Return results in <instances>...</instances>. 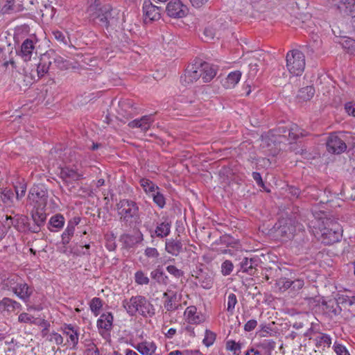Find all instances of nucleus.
Instances as JSON below:
<instances>
[{
  "label": "nucleus",
  "instance_id": "nucleus-1",
  "mask_svg": "<svg viewBox=\"0 0 355 355\" xmlns=\"http://www.w3.org/2000/svg\"><path fill=\"white\" fill-rule=\"evenodd\" d=\"M86 14L89 22L107 29L114 21L113 8L109 3L101 0H87Z\"/></svg>",
  "mask_w": 355,
  "mask_h": 355
},
{
  "label": "nucleus",
  "instance_id": "nucleus-2",
  "mask_svg": "<svg viewBox=\"0 0 355 355\" xmlns=\"http://www.w3.org/2000/svg\"><path fill=\"white\" fill-rule=\"evenodd\" d=\"M122 306L130 316H135L139 313L145 318H151L155 314V309L150 302L143 295H135L130 299H125Z\"/></svg>",
  "mask_w": 355,
  "mask_h": 355
},
{
  "label": "nucleus",
  "instance_id": "nucleus-3",
  "mask_svg": "<svg viewBox=\"0 0 355 355\" xmlns=\"http://www.w3.org/2000/svg\"><path fill=\"white\" fill-rule=\"evenodd\" d=\"M119 220L127 227L137 228L141 223L137 204L129 199L121 200L116 204Z\"/></svg>",
  "mask_w": 355,
  "mask_h": 355
},
{
  "label": "nucleus",
  "instance_id": "nucleus-4",
  "mask_svg": "<svg viewBox=\"0 0 355 355\" xmlns=\"http://www.w3.org/2000/svg\"><path fill=\"white\" fill-rule=\"evenodd\" d=\"M286 60V68L291 74L300 76L303 73L305 68V57L302 51L297 49L288 51Z\"/></svg>",
  "mask_w": 355,
  "mask_h": 355
},
{
  "label": "nucleus",
  "instance_id": "nucleus-5",
  "mask_svg": "<svg viewBox=\"0 0 355 355\" xmlns=\"http://www.w3.org/2000/svg\"><path fill=\"white\" fill-rule=\"evenodd\" d=\"M325 226L320 230V240L325 245H331L340 241L341 228L337 222L327 220Z\"/></svg>",
  "mask_w": 355,
  "mask_h": 355
},
{
  "label": "nucleus",
  "instance_id": "nucleus-6",
  "mask_svg": "<svg viewBox=\"0 0 355 355\" xmlns=\"http://www.w3.org/2000/svg\"><path fill=\"white\" fill-rule=\"evenodd\" d=\"M28 198L37 205L38 208L46 207L48 198V189L44 184H34L30 189Z\"/></svg>",
  "mask_w": 355,
  "mask_h": 355
},
{
  "label": "nucleus",
  "instance_id": "nucleus-7",
  "mask_svg": "<svg viewBox=\"0 0 355 355\" xmlns=\"http://www.w3.org/2000/svg\"><path fill=\"white\" fill-rule=\"evenodd\" d=\"M166 12L170 17L180 19L187 15L189 8L180 0H170L166 5Z\"/></svg>",
  "mask_w": 355,
  "mask_h": 355
},
{
  "label": "nucleus",
  "instance_id": "nucleus-8",
  "mask_svg": "<svg viewBox=\"0 0 355 355\" xmlns=\"http://www.w3.org/2000/svg\"><path fill=\"white\" fill-rule=\"evenodd\" d=\"M192 277L198 279L200 286L205 289H210L214 284V275L210 270L201 268L193 270Z\"/></svg>",
  "mask_w": 355,
  "mask_h": 355
},
{
  "label": "nucleus",
  "instance_id": "nucleus-9",
  "mask_svg": "<svg viewBox=\"0 0 355 355\" xmlns=\"http://www.w3.org/2000/svg\"><path fill=\"white\" fill-rule=\"evenodd\" d=\"M201 69L200 62L189 64L184 71L183 76H181V81L185 85L192 84L201 77Z\"/></svg>",
  "mask_w": 355,
  "mask_h": 355
},
{
  "label": "nucleus",
  "instance_id": "nucleus-10",
  "mask_svg": "<svg viewBox=\"0 0 355 355\" xmlns=\"http://www.w3.org/2000/svg\"><path fill=\"white\" fill-rule=\"evenodd\" d=\"M327 149L333 154H340L345 151L347 145L336 134H331L327 141Z\"/></svg>",
  "mask_w": 355,
  "mask_h": 355
},
{
  "label": "nucleus",
  "instance_id": "nucleus-11",
  "mask_svg": "<svg viewBox=\"0 0 355 355\" xmlns=\"http://www.w3.org/2000/svg\"><path fill=\"white\" fill-rule=\"evenodd\" d=\"M278 134L283 137H286L285 135L288 132V139L291 141L297 140L300 137H303L306 135L305 131L300 128L297 125L293 124L289 128L284 125H279L277 128Z\"/></svg>",
  "mask_w": 355,
  "mask_h": 355
},
{
  "label": "nucleus",
  "instance_id": "nucleus-12",
  "mask_svg": "<svg viewBox=\"0 0 355 355\" xmlns=\"http://www.w3.org/2000/svg\"><path fill=\"white\" fill-rule=\"evenodd\" d=\"M161 7L153 5L150 0H144L143 3V11L145 20L156 21L159 19L161 15Z\"/></svg>",
  "mask_w": 355,
  "mask_h": 355
},
{
  "label": "nucleus",
  "instance_id": "nucleus-13",
  "mask_svg": "<svg viewBox=\"0 0 355 355\" xmlns=\"http://www.w3.org/2000/svg\"><path fill=\"white\" fill-rule=\"evenodd\" d=\"M60 175L62 180L67 184H72L83 178V174L82 173L69 166L61 168Z\"/></svg>",
  "mask_w": 355,
  "mask_h": 355
},
{
  "label": "nucleus",
  "instance_id": "nucleus-14",
  "mask_svg": "<svg viewBox=\"0 0 355 355\" xmlns=\"http://www.w3.org/2000/svg\"><path fill=\"white\" fill-rule=\"evenodd\" d=\"M114 316L112 313L106 312L101 315L97 320V327L99 334L103 335L104 331H110L113 327Z\"/></svg>",
  "mask_w": 355,
  "mask_h": 355
},
{
  "label": "nucleus",
  "instance_id": "nucleus-15",
  "mask_svg": "<svg viewBox=\"0 0 355 355\" xmlns=\"http://www.w3.org/2000/svg\"><path fill=\"white\" fill-rule=\"evenodd\" d=\"M163 297L165 298L164 308L167 311H173L178 309L180 304L178 299V293L171 290H167L163 294Z\"/></svg>",
  "mask_w": 355,
  "mask_h": 355
},
{
  "label": "nucleus",
  "instance_id": "nucleus-16",
  "mask_svg": "<svg viewBox=\"0 0 355 355\" xmlns=\"http://www.w3.org/2000/svg\"><path fill=\"white\" fill-rule=\"evenodd\" d=\"M182 243L178 239H166L165 243L166 251L173 256H178L182 251Z\"/></svg>",
  "mask_w": 355,
  "mask_h": 355
},
{
  "label": "nucleus",
  "instance_id": "nucleus-17",
  "mask_svg": "<svg viewBox=\"0 0 355 355\" xmlns=\"http://www.w3.org/2000/svg\"><path fill=\"white\" fill-rule=\"evenodd\" d=\"M34 49L33 40L28 38L23 42L19 55H20L25 62H27L31 60Z\"/></svg>",
  "mask_w": 355,
  "mask_h": 355
},
{
  "label": "nucleus",
  "instance_id": "nucleus-18",
  "mask_svg": "<svg viewBox=\"0 0 355 355\" xmlns=\"http://www.w3.org/2000/svg\"><path fill=\"white\" fill-rule=\"evenodd\" d=\"M17 288V290L13 293L24 302H28L33 293V289L22 280L19 283Z\"/></svg>",
  "mask_w": 355,
  "mask_h": 355
},
{
  "label": "nucleus",
  "instance_id": "nucleus-19",
  "mask_svg": "<svg viewBox=\"0 0 355 355\" xmlns=\"http://www.w3.org/2000/svg\"><path fill=\"white\" fill-rule=\"evenodd\" d=\"M200 63V69L202 73V78L204 83H207L211 81L216 75V69L207 62H202Z\"/></svg>",
  "mask_w": 355,
  "mask_h": 355
},
{
  "label": "nucleus",
  "instance_id": "nucleus-20",
  "mask_svg": "<svg viewBox=\"0 0 355 355\" xmlns=\"http://www.w3.org/2000/svg\"><path fill=\"white\" fill-rule=\"evenodd\" d=\"M64 216L60 214H57L50 218L48 223V229L51 232H58L64 227Z\"/></svg>",
  "mask_w": 355,
  "mask_h": 355
},
{
  "label": "nucleus",
  "instance_id": "nucleus-21",
  "mask_svg": "<svg viewBox=\"0 0 355 355\" xmlns=\"http://www.w3.org/2000/svg\"><path fill=\"white\" fill-rule=\"evenodd\" d=\"M135 348L142 355H153L157 347L153 342L144 341L138 343Z\"/></svg>",
  "mask_w": 355,
  "mask_h": 355
},
{
  "label": "nucleus",
  "instance_id": "nucleus-22",
  "mask_svg": "<svg viewBox=\"0 0 355 355\" xmlns=\"http://www.w3.org/2000/svg\"><path fill=\"white\" fill-rule=\"evenodd\" d=\"M187 321L190 324H199L202 321V317L197 313V309L194 306L187 307L184 311Z\"/></svg>",
  "mask_w": 355,
  "mask_h": 355
},
{
  "label": "nucleus",
  "instance_id": "nucleus-23",
  "mask_svg": "<svg viewBox=\"0 0 355 355\" xmlns=\"http://www.w3.org/2000/svg\"><path fill=\"white\" fill-rule=\"evenodd\" d=\"M122 239L126 248H132L135 244L141 242L144 238L143 234L138 230L136 235L123 234Z\"/></svg>",
  "mask_w": 355,
  "mask_h": 355
},
{
  "label": "nucleus",
  "instance_id": "nucleus-24",
  "mask_svg": "<svg viewBox=\"0 0 355 355\" xmlns=\"http://www.w3.org/2000/svg\"><path fill=\"white\" fill-rule=\"evenodd\" d=\"M15 193L10 188L0 189V198L1 202L6 206L10 207L13 205Z\"/></svg>",
  "mask_w": 355,
  "mask_h": 355
},
{
  "label": "nucleus",
  "instance_id": "nucleus-25",
  "mask_svg": "<svg viewBox=\"0 0 355 355\" xmlns=\"http://www.w3.org/2000/svg\"><path fill=\"white\" fill-rule=\"evenodd\" d=\"M241 75L242 73L240 71L230 73L223 83V86L227 89L234 88L239 82Z\"/></svg>",
  "mask_w": 355,
  "mask_h": 355
},
{
  "label": "nucleus",
  "instance_id": "nucleus-26",
  "mask_svg": "<svg viewBox=\"0 0 355 355\" xmlns=\"http://www.w3.org/2000/svg\"><path fill=\"white\" fill-rule=\"evenodd\" d=\"M64 334L69 336L70 340L73 343V348H75L78 343V329L72 324H65L64 328Z\"/></svg>",
  "mask_w": 355,
  "mask_h": 355
},
{
  "label": "nucleus",
  "instance_id": "nucleus-27",
  "mask_svg": "<svg viewBox=\"0 0 355 355\" xmlns=\"http://www.w3.org/2000/svg\"><path fill=\"white\" fill-rule=\"evenodd\" d=\"M294 231L295 228L291 224L284 223L277 227V234L282 238L290 239L293 236Z\"/></svg>",
  "mask_w": 355,
  "mask_h": 355
},
{
  "label": "nucleus",
  "instance_id": "nucleus-28",
  "mask_svg": "<svg viewBox=\"0 0 355 355\" xmlns=\"http://www.w3.org/2000/svg\"><path fill=\"white\" fill-rule=\"evenodd\" d=\"M314 94V87L313 86H306L299 90L297 98L302 101H307L313 98Z\"/></svg>",
  "mask_w": 355,
  "mask_h": 355
},
{
  "label": "nucleus",
  "instance_id": "nucleus-29",
  "mask_svg": "<svg viewBox=\"0 0 355 355\" xmlns=\"http://www.w3.org/2000/svg\"><path fill=\"white\" fill-rule=\"evenodd\" d=\"M171 232V224L168 222H162L157 224L155 233L159 238L166 237Z\"/></svg>",
  "mask_w": 355,
  "mask_h": 355
},
{
  "label": "nucleus",
  "instance_id": "nucleus-30",
  "mask_svg": "<svg viewBox=\"0 0 355 355\" xmlns=\"http://www.w3.org/2000/svg\"><path fill=\"white\" fill-rule=\"evenodd\" d=\"M21 281V279L18 276L11 275L4 282L3 287L8 291H16L17 290V286Z\"/></svg>",
  "mask_w": 355,
  "mask_h": 355
},
{
  "label": "nucleus",
  "instance_id": "nucleus-31",
  "mask_svg": "<svg viewBox=\"0 0 355 355\" xmlns=\"http://www.w3.org/2000/svg\"><path fill=\"white\" fill-rule=\"evenodd\" d=\"M340 13L343 15L355 17V0L347 1L345 5L340 8Z\"/></svg>",
  "mask_w": 355,
  "mask_h": 355
},
{
  "label": "nucleus",
  "instance_id": "nucleus-32",
  "mask_svg": "<svg viewBox=\"0 0 355 355\" xmlns=\"http://www.w3.org/2000/svg\"><path fill=\"white\" fill-rule=\"evenodd\" d=\"M266 355H271L272 351L275 349L276 343L272 340H263L259 344L256 345Z\"/></svg>",
  "mask_w": 355,
  "mask_h": 355
},
{
  "label": "nucleus",
  "instance_id": "nucleus-33",
  "mask_svg": "<svg viewBox=\"0 0 355 355\" xmlns=\"http://www.w3.org/2000/svg\"><path fill=\"white\" fill-rule=\"evenodd\" d=\"M150 277L157 283L167 284L168 277L159 268H156L150 272Z\"/></svg>",
  "mask_w": 355,
  "mask_h": 355
},
{
  "label": "nucleus",
  "instance_id": "nucleus-34",
  "mask_svg": "<svg viewBox=\"0 0 355 355\" xmlns=\"http://www.w3.org/2000/svg\"><path fill=\"white\" fill-rule=\"evenodd\" d=\"M141 187L144 189L146 193H154L155 191L159 190V187L156 186L152 181L146 178H141L139 181Z\"/></svg>",
  "mask_w": 355,
  "mask_h": 355
},
{
  "label": "nucleus",
  "instance_id": "nucleus-35",
  "mask_svg": "<svg viewBox=\"0 0 355 355\" xmlns=\"http://www.w3.org/2000/svg\"><path fill=\"white\" fill-rule=\"evenodd\" d=\"M32 218L35 225L42 227L45 223L46 214L39 211V208L37 207V210L32 213Z\"/></svg>",
  "mask_w": 355,
  "mask_h": 355
},
{
  "label": "nucleus",
  "instance_id": "nucleus-36",
  "mask_svg": "<svg viewBox=\"0 0 355 355\" xmlns=\"http://www.w3.org/2000/svg\"><path fill=\"white\" fill-rule=\"evenodd\" d=\"M316 347H329L331 344V339L330 336L325 334H321L320 336L315 338Z\"/></svg>",
  "mask_w": 355,
  "mask_h": 355
},
{
  "label": "nucleus",
  "instance_id": "nucleus-37",
  "mask_svg": "<svg viewBox=\"0 0 355 355\" xmlns=\"http://www.w3.org/2000/svg\"><path fill=\"white\" fill-rule=\"evenodd\" d=\"M322 304L326 307L329 313L334 314V315H340L342 311V309L339 306L338 303L334 304L331 301H322Z\"/></svg>",
  "mask_w": 355,
  "mask_h": 355
},
{
  "label": "nucleus",
  "instance_id": "nucleus-38",
  "mask_svg": "<svg viewBox=\"0 0 355 355\" xmlns=\"http://www.w3.org/2000/svg\"><path fill=\"white\" fill-rule=\"evenodd\" d=\"M89 306L92 312L97 316L103 307V301L99 297H94L89 303Z\"/></svg>",
  "mask_w": 355,
  "mask_h": 355
},
{
  "label": "nucleus",
  "instance_id": "nucleus-39",
  "mask_svg": "<svg viewBox=\"0 0 355 355\" xmlns=\"http://www.w3.org/2000/svg\"><path fill=\"white\" fill-rule=\"evenodd\" d=\"M51 64V61L46 62L44 58L41 59L37 67V73L39 78L43 77L48 72Z\"/></svg>",
  "mask_w": 355,
  "mask_h": 355
},
{
  "label": "nucleus",
  "instance_id": "nucleus-40",
  "mask_svg": "<svg viewBox=\"0 0 355 355\" xmlns=\"http://www.w3.org/2000/svg\"><path fill=\"white\" fill-rule=\"evenodd\" d=\"M75 228L67 225L66 229L61 235L62 243L64 245H67L70 242L71 237L73 236Z\"/></svg>",
  "mask_w": 355,
  "mask_h": 355
},
{
  "label": "nucleus",
  "instance_id": "nucleus-41",
  "mask_svg": "<svg viewBox=\"0 0 355 355\" xmlns=\"http://www.w3.org/2000/svg\"><path fill=\"white\" fill-rule=\"evenodd\" d=\"M16 198L19 200L21 199L26 194V184L24 182H17L14 185Z\"/></svg>",
  "mask_w": 355,
  "mask_h": 355
},
{
  "label": "nucleus",
  "instance_id": "nucleus-42",
  "mask_svg": "<svg viewBox=\"0 0 355 355\" xmlns=\"http://www.w3.org/2000/svg\"><path fill=\"white\" fill-rule=\"evenodd\" d=\"M153 121V114L143 116L140 118L139 128L143 132H146L150 128Z\"/></svg>",
  "mask_w": 355,
  "mask_h": 355
},
{
  "label": "nucleus",
  "instance_id": "nucleus-43",
  "mask_svg": "<svg viewBox=\"0 0 355 355\" xmlns=\"http://www.w3.org/2000/svg\"><path fill=\"white\" fill-rule=\"evenodd\" d=\"M252 260H249V258L245 257L241 262V269L243 272H246L250 275H254V270H252Z\"/></svg>",
  "mask_w": 355,
  "mask_h": 355
},
{
  "label": "nucleus",
  "instance_id": "nucleus-44",
  "mask_svg": "<svg viewBox=\"0 0 355 355\" xmlns=\"http://www.w3.org/2000/svg\"><path fill=\"white\" fill-rule=\"evenodd\" d=\"M153 202L159 207L163 208L166 204V200L164 195L159 192L157 190V191L152 193Z\"/></svg>",
  "mask_w": 355,
  "mask_h": 355
},
{
  "label": "nucleus",
  "instance_id": "nucleus-45",
  "mask_svg": "<svg viewBox=\"0 0 355 355\" xmlns=\"http://www.w3.org/2000/svg\"><path fill=\"white\" fill-rule=\"evenodd\" d=\"M216 335L213 331L207 329L205 331V338L202 340L203 344L209 347L212 345L216 340Z\"/></svg>",
  "mask_w": 355,
  "mask_h": 355
},
{
  "label": "nucleus",
  "instance_id": "nucleus-46",
  "mask_svg": "<svg viewBox=\"0 0 355 355\" xmlns=\"http://www.w3.org/2000/svg\"><path fill=\"white\" fill-rule=\"evenodd\" d=\"M135 279V282L139 285H147L150 282L149 278L141 270L136 272Z\"/></svg>",
  "mask_w": 355,
  "mask_h": 355
},
{
  "label": "nucleus",
  "instance_id": "nucleus-47",
  "mask_svg": "<svg viewBox=\"0 0 355 355\" xmlns=\"http://www.w3.org/2000/svg\"><path fill=\"white\" fill-rule=\"evenodd\" d=\"M237 304V297L234 293H230L227 296V311L231 314L233 313L235 306Z\"/></svg>",
  "mask_w": 355,
  "mask_h": 355
},
{
  "label": "nucleus",
  "instance_id": "nucleus-48",
  "mask_svg": "<svg viewBox=\"0 0 355 355\" xmlns=\"http://www.w3.org/2000/svg\"><path fill=\"white\" fill-rule=\"evenodd\" d=\"M343 48L346 49L349 53L355 54V40L347 38L342 42Z\"/></svg>",
  "mask_w": 355,
  "mask_h": 355
},
{
  "label": "nucleus",
  "instance_id": "nucleus-49",
  "mask_svg": "<svg viewBox=\"0 0 355 355\" xmlns=\"http://www.w3.org/2000/svg\"><path fill=\"white\" fill-rule=\"evenodd\" d=\"M234 268L232 262L230 260H225L221 265V273L224 276H227L231 274Z\"/></svg>",
  "mask_w": 355,
  "mask_h": 355
},
{
  "label": "nucleus",
  "instance_id": "nucleus-50",
  "mask_svg": "<svg viewBox=\"0 0 355 355\" xmlns=\"http://www.w3.org/2000/svg\"><path fill=\"white\" fill-rule=\"evenodd\" d=\"M12 312V305L10 298L3 297L0 301V312Z\"/></svg>",
  "mask_w": 355,
  "mask_h": 355
},
{
  "label": "nucleus",
  "instance_id": "nucleus-51",
  "mask_svg": "<svg viewBox=\"0 0 355 355\" xmlns=\"http://www.w3.org/2000/svg\"><path fill=\"white\" fill-rule=\"evenodd\" d=\"M166 270L168 273L173 275L176 278H180L183 276L184 272L180 269H178L176 266L173 265H170L166 267Z\"/></svg>",
  "mask_w": 355,
  "mask_h": 355
},
{
  "label": "nucleus",
  "instance_id": "nucleus-52",
  "mask_svg": "<svg viewBox=\"0 0 355 355\" xmlns=\"http://www.w3.org/2000/svg\"><path fill=\"white\" fill-rule=\"evenodd\" d=\"M241 348V344L236 343L234 340H228L226 343V349L233 351L236 354L237 351H240Z\"/></svg>",
  "mask_w": 355,
  "mask_h": 355
},
{
  "label": "nucleus",
  "instance_id": "nucleus-53",
  "mask_svg": "<svg viewBox=\"0 0 355 355\" xmlns=\"http://www.w3.org/2000/svg\"><path fill=\"white\" fill-rule=\"evenodd\" d=\"M34 317L28 314L27 313H22L18 317V320L24 323H35L33 320Z\"/></svg>",
  "mask_w": 355,
  "mask_h": 355
},
{
  "label": "nucleus",
  "instance_id": "nucleus-54",
  "mask_svg": "<svg viewBox=\"0 0 355 355\" xmlns=\"http://www.w3.org/2000/svg\"><path fill=\"white\" fill-rule=\"evenodd\" d=\"M334 348L337 355H350L346 347L343 345L335 343Z\"/></svg>",
  "mask_w": 355,
  "mask_h": 355
},
{
  "label": "nucleus",
  "instance_id": "nucleus-55",
  "mask_svg": "<svg viewBox=\"0 0 355 355\" xmlns=\"http://www.w3.org/2000/svg\"><path fill=\"white\" fill-rule=\"evenodd\" d=\"M144 254L148 258L157 259L159 256V253L155 248H146L144 251Z\"/></svg>",
  "mask_w": 355,
  "mask_h": 355
},
{
  "label": "nucleus",
  "instance_id": "nucleus-56",
  "mask_svg": "<svg viewBox=\"0 0 355 355\" xmlns=\"http://www.w3.org/2000/svg\"><path fill=\"white\" fill-rule=\"evenodd\" d=\"M184 354H187V355H201L200 352L198 351V350H195V351H188V350H185V351H180V350H175V351H173V352H171L168 354V355H184Z\"/></svg>",
  "mask_w": 355,
  "mask_h": 355
},
{
  "label": "nucleus",
  "instance_id": "nucleus-57",
  "mask_svg": "<svg viewBox=\"0 0 355 355\" xmlns=\"http://www.w3.org/2000/svg\"><path fill=\"white\" fill-rule=\"evenodd\" d=\"M304 282L301 279H297L292 281L291 290L293 291H298L303 288Z\"/></svg>",
  "mask_w": 355,
  "mask_h": 355
},
{
  "label": "nucleus",
  "instance_id": "nucleus-58",
  "mask_svg": "<svg viewBox=\"0 0 355 355\" xmlns=\"http://www.w3.org/2000/svg\"><path fill=\"white\" fill-rule=\"evenodd\" d=\"M271 331L272 329L269 325H261L259 334L261 337H267L272 336Z\"/></svg>",
  "mask_w": 355,
  "mask_h": 355
},
{
  "label": "nucleus",
  "instance_id": "nucleus-59",
  "mask_svg": "<svg viewBox=\"0 0 355 355\" xmlns=\"http://www.w3.org/2000/svg\"><path fill=\"white\" fill-rule=\"evenodd\" d=\"M204 35L207 40H212L216 35V31L212 27H207L205 28Z\"/></svg>",
  "mask_w": 355,
  "mask_h": 355
},
{
  "label": "nucleus",
  "instance_id": "nucleus-60",
  "mask_svg": "<svg viewBox=\"0 0 355 355\" xmlns=\"http://www.w3.org/2000/svg\"><path fill=\"white\" fill-rule=\"evenodd\" d=\"M14 221H15V218L14 217H12L11 216H6V220L3 223V229L6 230V229L10 228L11 226H16V224L14 223Z\"/></svg>",
  "mask_w": 355,
  "mask_h": 355
},
{
  "label": "nucleus",
  "instance_id": "nucleus-61",
  "mask_svg": "<svg viewBox=\"0 0 355 355\" xmlns=\"http://www.w3.org/2000/svg\"><path fill=\"white\" fill-rule=\"evenodd\" d=\"M54 37L60 42L63 43L64 44H67V40L65 35L59 31H55L53 32Z\"/></svg>",
  "mask_w": 355,
  "mask_h": 355
},
{
  "label": "nucleus",
  "instance_id": "nucleus-62",
  "mask_svg": "<svg viewBox=\"0 0 355 355\" xmlns=\"http://www.w3.org/2000/svg\"><path fill=\"white\" fill-rule=\"evenodd\" d=\"M252 175L254 180L257 182V185L259 187H261L265 189V184L262 180L261 174L258 172H253Z\"/></svg>",
  "mask_w": 355,
  "mask_h": 355
},
{
  "label": "nucleus",
  "instance_id": "nucleus-63",
  "mask_svg": "<svg viewBox=\"0 0 355 355\" xmlns=\"http://www.w3.org/2000/svg\"><path fill=\"white\" fill-rule=\"evenodd\" d=\"M257 326V321L256 320H250L244 325V330L245 331H251L254 330Z\"/></svg>",
  "mask_w": 355,
  "mask_h": 355
},
{
  "label": "nucleus",
  "instance_id": "nucleus-64",
  "mask_svg": "<svg viewBox=\"0 0 355 355\" xmlns=\"http://www.w3.org/2000/svg\"><path fill=\"white\" fill-rule=\"evenodd\" d=\"M345 110L349 115L355 116V103L353 102H348L345 103Z\"/></svg>",
  "mask_w": 355,
  "mask_h": 355
}]
</instances>
